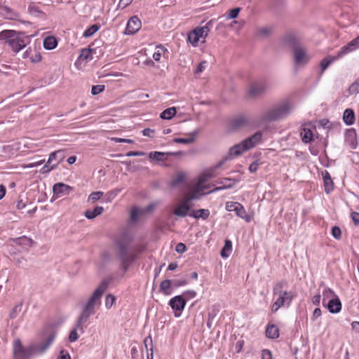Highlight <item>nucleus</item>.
<instances>
[{
    "label": "nucleus",
    "mask_w": 359,
    "mask_h": 359,
    "mask_svg": "<svg viewBox=\"0 0 359 359\" xmlns=\"http://www.w3.org/2000/svg\"><path fill=\"white\" fill-rule=\"evenodd\" d=\"M262 137V134L260 132L256 133L250 137L244 140L241 143L234 145L229 149V156L231 158L241 156L245 151L253 148L259 142H260Z\"/></svg>",
    "instance_id": "4"
},
{
    "label": "nucleus",
    "mask_w": 359,
    "mask_h": 359,
    "mask_svg": "<svg viewBox=\"0 0 359 359\" xmlns=\"http://www.w3.org/2000/svg\"><path fill=\"white\" fill-rule=\"evenodd\" d=\"M28 12L34 17L40 18H46V14L40 10L39 7L35 4H29L28 6Z\"/></svg>",
    "instance_id": "31"
},
{
    "label": "nucleus",
    "mask_w": 359,
    "mask_h": 359,
    "mask_svg": "<svg viewBox=\"0 0 359 359\" xmlns=\"http://www.w3.org/2000/svg\"><path fill=\"white\" fill-rule=\"evenodd\" d=\"M17 243L20 245H23L26 246H31L32 243V241L27 237H22L18 239Z\"/></svg>",
    "instance_id": "47"
},
{
    "label": "nucleus",
    "mask_w": 359,
    "mask_h": 359,
    "mask_svg": "<svg viewBox=\"0 0 359 359\" xmlns=\"http://www.w3.org/2000/svg\"><path fill=\"white\" fill-rule=\"evenodd\" d=\"M0 40H6L13 51L18 53L29 42V37L13 30H4L0 32Z\"/></svg>",
    "instance_id": "3"
},
{
    "label": "nucleus",
    "mask_w": 359,
    "mask_h": 359,
    "mask_svg": "<svg viewBox=\"0 0 359 359\" xmlns=\"http://www.w3.org/2000/svg\"><path fill=\"white\" fill-rule=\"evenodd\" d=\"M44 161H45V160L42 159V160H40V161L34 162V163L24 164L22 165V167L23 168H32L37 167V166L41 165L42 163H44Z\"/></svg>",
    "instance_id": "53"
},
{
    "label": "nucleus",
    "mask_w": 359,
    "mask_h": 359,
    "mask_svg": "<svg viewBox=\"0 0 359 359\" xmlns=\"http://www.w3.org/2000/svg\"><path fill=\"white\" fill-rule=\"evenodd\" d=\"M142 27V22L137 16L131 17L127 23L125 34L132 35L137 32Z\"/></svg>",
    "instance_id": "13"
},
{
    "label": "nucleus",
    "mask_w": 359,
    "mask_h": 359,
    "mask_svg": "<svg viewBox=\"0 0 359 359\" xmlns=\"http://www.w3.org/2000/svg\"><path fill=\"white\" fill-rule=\"evenodd\" d=\"M343 120L347 126H351L355 123V113L351 109H346L344 111Z\"/></svg>",
    "instance_id": "28"
},
{
    "label": "nucleus",
    "mask_w": 359,
    "mask_h": 359,
    "mask_svg": "<svg viewBox=\"0 0 359 359\" xmlns=\"http://www.w3.org/2000/svg\"><path fill=\"white\" fill-rule=\"evenodd\" d=\"M327 308L332 313H337L341 310V303L338 297L329 300Z\"/></svg>",
    "instance_id": "22"
},
{
    "label": "nucleus",
    "mask_w": 359,
    "mask_h": 359,
    "mask_svg": "<svg viewBox=\"0 0 359 359\" xmlns=\"http://www.w3.org/2000/svg\"><path fill=\"white\" fill-rule=\"evenodd\" d=\"M248 123V121L246 117L243 116H240L231 121V128L233 130H237L246 126Z\"/></svg>",
    "instance_id": "26"
},
{
    "label": "nucleus",
    "mask_w": 359,
    "mask_h": 359,
    "mask_svg": "<svg viewBox=\"0 0 359 359\" xmlns=\"http://www.w3.org/2000/svg\"><path fill=\"white\" fill-rule=\"evenodd\" d=\"M142 134L144 136L153 137L154 134V130L150 128H145L142 130Z\"/></svg>",
    "instance_id": "64"
},
{
    "label": "nucleus",
    "mask_w": 359,
    "mask_h": 359,
    "mask_svg": "<svg viewBox=\"0 0 359 359\" xmlns=\"http://www.w3.org/2000/svg\"><path fill=\"white\" fill-rule=\"evenodd\" d=\"M116 301V297L114 294H108L105 299V306L107 309L112 307Z\"/></svg>",
    "instance_id": "41"
},
{
    "label": "nucleus",
    "mask_w": 359,
    "mask_h": 359,
    "mask_svg": "<svg viewBox=\"0 0 359 359\" xmlns=\"http://www.w3.org/2000/svg\"><path fill=\"white\" fill-rule=\"evenodd\" d=\"M206 67H207V62H205V61L201 62L196 67V69L195 70V73L196 74L201 73L203 71H204V69L206 68Z\"/></svg>",
    "instance_id": "57"
},
{
    "label": "nucleus",
    "mask_w": 359,
    "mask_h": 359,
    "mask_svg": "<svg viewBox=\"0 0 359 359\" xmlns=\"http://www.w3.org/2000/svg\"><path fill=\"white\" fill-rule=\"evenodd\" d=\"M101 22H97L91 25V35L97 32L100 27L104 24V20H102Z\"/></svg>",
    "instance_id": "55"
},
{
    "label": "nucleus",
    "mask_w": 359,
    "mask_h": 359,
    "mask_svg": "<svg viewBox=\"0 0 359 359\" xmlns=\"http://www.w3.org/2000/svg\"><path fill=\"white\" fill-rule=\"evenodd\" d=\"M173 142L175 143H180V144H189L194 142L193 137L189 138H175L173 140Z\"/></svg>",
    "instance_id": "50"
},
{
    "label": "nucleus",
    "mask_w": 359,
    "mask_h": 359,
    "mask_svg": "<svg viewBox=\"0 0 359 359\" xmlns=\"http://www.w3.org/2000/svg\"><path fill=\"white\" fill-rule=\"evenodd\" d=\"M322 175L324 182L325 191L327 194H329L334 189V182L332 181L330 174L327 170H324L322 172Z\"/></svg>",
    "instance_id": "24"
},
{
    "label": "nucleus",
    "mask_w": 359,
    "mask_h": 359,
    "mask_svg": "<svg viewBox=\"0 0 359 359\" xmlns=\"http://www.w3.org/2000/svg\"><path fill=\"white\" fill-rule=\"evenodd\" d=\"M351 217L355 225L359 224V212H353L351 214Z\"/></svg>",
    "instance_id": "60"
},
{
    "label": "nucleus",
    "mask_w": 359,
    "mask_h": 359,
    "mask_svg": "<svg viewBox=\"0 0 359 359\" xmlns=\"http://www.w3.org/2000/svg\"><path fill=\"white\" fill-rule=\"evenodd\" d=\"M73 188L66 184L58 182L53 185V192L57 198L68 195Z\"/></svg>",
    "instance_id": "16"
},
{
    "label": "nucleus",
    "mask_w": 359,
    "mask_h": 359,
    "mask_svg": "<svg viewBox=\"0 0 359 359\" xmlns=\"http://www.w3.org/2000/svg\"><path fill=\"white\" fill-rule=\"evenodd\" d=\"M13 352L14 359H29L32 357L29 346L25 348L19 339L13 341Z\"/></svg>",
    "instance_id": "9"
},
{
    "label": "nucleus",
    "mask_w": 359,
    "mask_h": 359,
    "mask_svg": "<svg viewBox=\"0 0 359 359\" xmlns=\"http://www.w3.org/2000/svg\"><path fill=\"white\" fill-rule=\"evenodd\" d=\"M338 59H339V58L337 57V55L334 56V57L328 55L326 57H325L323 60H322V61L320 62L322 72H323L329 67V65L330 64H332L333 62H334L335 60H337Z\"/></svg>",
    "instance_id": "35"
},
{
    "label": "nucleus",
    "mask_w": 359,
    "mask_h": 359,
    "mask_svg": "<svg viewBox=\"0 0 359 359\" xmlns=\"http://www.w3.org/2000/svg\"><path fill=\"white\" fill-rule=\"evenodd\" d=\"M348 93L351 95L355 94L359 91V81L356 80L348 88Z\"/></svg>",
    "instance_id": "45"
},
{
    "label": "nucleus",
    "mask_w": 359,
    "mask_h": 359,
    "mask_svg": "<svg viewBox=\"0 0 359 359\" xmlns=\"http://www.w3.org/2000/svg\"><path fill=\"white\" fill-rule=\"evenodd\" d=\"M175 107H170L161 112L160 117L162 119L170 120L176 114Z\"/></svg>",
    "instance_id": "36"
},
{
    "label": "nucleus",
    "mask_w": 359,
    "mask_h": 359,
    "mask_svg": "<svg viewBox=\"0 0 359 359\" xmlns=\"http://www.w3.org/2000/svg\"><path fill=\"white\" fill-rule=\"evenodd\" d=\"M231 251H232L231 241L229 240H226L224 246L223 247V248L221 251V256L223 258H226V257H229Z\"/></svg>",
    "instance_id": "38"
},
{
    "label": "nucleus",
    "mask_w": 359,
    "mask_h": 359,
    "mask_svg": "<svg viewBox=\"0 0 359 359\" xmlns=\"http://www.w3.org/2000/svg\"><path fill=\"white\" fill-rule=\"evenodd\" d=\"M212 177L213 175L212 172L203 173L198 177L197 182L189 187V191L186 193L184 197L187 198L188 201H191L194 199L198 198L200 196L205 194L212 192V190L208 191L211 188V186L210 184H205L208 180Z\"/></svg>",
    "instance_id": "2"
},
{
    "label": "nucleus",
    "mask_w": 359,
    "mask_h": 359,
    "mask_svg": "<svg viewBox=\"0 0 359 359\" xmlns=\"http://www.w3.org/2000/svg\"><path fill=\"white\" fill-rule=\"evenodd\" d=\"M262 359H273L271 351L268 349H264L262 351Z\"/></svg>",
    "instance_id": "56"
},
{
    "label": "nucleus",
    "mask_w": 359,
    "mask_h": 359,
    "mask_svg": "<svg viewBox=\"0 0 359 359\" xmlns=\"http://www.w3.org/2000/svg\"><path fill=\"white\" fill-rule=\"evenodd\" d=\"M90 316V300H88L85 305L83 311L80 316V318L78 320L76 327L74 330H73L69 336V340L71 342H74L77 340L79 337L78 334V330H80V332H83V327L85 325L86 327L87 325H86V323L87 322L88 318Z\"/></svg>",
    "instance_id": "7"
},
{
    "label": "nucleus",
    "mask_w": 359,
    "mask_h": 359,
    "mask_svg": "<svg viewBox=\"0 0 359 359\" xmlns=\"http://www.w3.org/2000/svg\"><path fill=\"white\" fill-rule=\"evenodd\" d=\"M165 51H167V50L161 46H157L156 50L153 54L154 60L157 62L160 61L163 54H164Z\"/></svg>",
    "instance_id": "40"
},
{
    "label": "nucleus",
    "mask_w": 359,
    "mask_h": 359,
    "mask_svg": "<svg viewBox=\"0 0 359 359\" xmlns=\"http://www.w3.org/2000/svg\"><path fill=\"white\" fill-rule=\"evenodd\" d=\"M190 217L196 219L202 218L203 219H207L210 215V211L208 209H200L198 210H192L189 212Z\"/></svg>",
    "instance_id": "29"
},
{
    "label": "nucleus",
    "mask_w": 359,
    "mask_h": 359,
    "mask_svg": "<svg viewBox=\"0 0 359 359\" xmlns=\"http://www.w3.org/2000/svg\"><path fill=\"white\" fill-rule=\"evenodd\" d=\"M189 203L190 201H188V199L184 197L183 202L174 210V214L181 217L189 215L190 210Z\"/></svg>",
    "instance_id": "20"
},
{
    "label": "nucleus",
    "mask_w": 359,
    "mask_h": 359,
    "mask_svg": "<svg viewBox=\"0 0 359 359\" xmlns=\"http://www.w3.org/2000/svg\"><path fill=\"white\" fill-rule=\"evenodd\" d=\"M160 292L165 295H170L172 292L171 280H163L160 284Z\"/></svg>",
    "instance_id": "34"
},
{
    "label": "nucleus",
    "mask_w": 359,
    "mask_h": 359,
    "mask_svg": "<svg viewBox=\"0 0 359 359\" xmlns=\"http://www.w3.org/2000/svg\"><path fill=\"white\" fill-rule=\"evenodd\" d=\"M117 247L119 250V256L121 259L122 266L126 271L129 265L135 260V255H128L126 254L127 245L122 242H117Z\"/></svg>",
    "instance_id": "10"
},
{
    "label": "nucleus",
    "mask_w": 359,
    "mask_h": 359,
    "mask_svg": "<svg viewBox=\"0 0 359 359\" xmlns=\"http://www.w3.org/2000/svg\"><path fill=\"white\" fill-rule=\"evenodd\" d=\"M358 48H359V36L351 40L346 46H342L337 53V57L341 58L345 55L351 53Z\"/></svg>",
    "instance_id": "15"
},
{
    "label": "nucleus",
    "mask_w": 359,
    "mask_h": 359,
    "mask_svg": "<svg viewBox=\"0 0 359 359\" xmlns=\"http://www.w3.org/2000/svg\"><path fill=\"white\" fill-rule=\"evenodd\" d=\"M259 163L257 161H255L252 163L250 165L249 170L250 172H255L258 168H259Z\"/></svg>",
    "instance_id": "62"
},
{
    "label": "nucleus",
    "mask_w": 359,
    "mask_h": 359,
    "mask_svg": "<svg viewBox=\"0 0 359 359\" xmlns=\"http://www.w3.org/2000/svg\"><path fill=\"white\" fill-rule=\"evenodd\" d=\"M175 250L177 252L182 253L186 251L187 247L184 243H180L176 245Z\"/></svg>",
    "instance_id": "59"
},
{
    "label": "nucleus",
    "mask_w": 359,
    "mask_h": 359,
    "mask_svg": "<svg viewBox=\"0 0 359 359\" xmlns=\"http://www.w3.org/2000/svg\"><path fill=\"white\" fill-rule=\"evenodd\" d=\"M337 297L334 292L330 288H325L323 291V305H326V300Z\"/></svg>",
    "instance_id": "37"
},
{
    "label": "nucleus",
    "mask_w": 359,
    "mask_h": 359,
    "mask_svg": "<svg viewBox=\"0 0 359 359\" xmlns=\"http://www.w3.org/2000/svg\"><path fill=\"white\" fill-rule=\"evenodd\" d=\"M286 285L285 280H279L275 283L273 287V295H278V297L271 305L272 313H276L282 306H290L292 301L295 298L296 294L294 292L284 290Z\"/></svg>",
    "instance_id": "1"
},
{
    "label": "nucleus",
    "mask_w": 359,
    "mask_h": 359,
    "mask_svg": "<svg viewBox=\"0 0 359 359\" xmlns=\"http://www.w3.org/2000/svg\"><path fill=\"white\" fill-rule=\"evenodd\" d=\"M237 203L238 202H227L226 204V209L228 211H234Z\"/></svg>",
    "instance_id": "61"
},
{
    "label": "nucleus",
    "mask_w": 359,
    "mask_h": 359,
    "mask_svg": "<svg viewBox=\"0 0 359 359\" xmlns=\"http://www.w3.org/2000/svg\"><path fill=\"white\" fill-rule=\"evenodd\" d=\"M236 183V181L231 178H223L216 182L219 186L215 187L212 191H219L222 189H226L232 187Z\"/></svg>",
    "instance_id": "23"
},
{
    "label": "nucleus",
    "mask_w": 359,
    "mask_h": 359,
    "mask_svg": "<svg viewBox=\"0 0 359 359\" xmlns=\"http://www.w3.org/2000/svg\"><path fill=\"white\" fill-rule=\"evenodd\" d=\"M294 57L297 64H304L308 61V58L306 55V50L300 46H297L294 47Z\"/></svg>",
    "instance_id": "19"
},
{
    "label": "nucleus",
    "mask_w": 359,
    "mask_h": 359,
    "mask_svg": "<svg viewBox=\"0 0 359 359\" xmlns=\"http://www.w3.org/2000/svg\"><path fill=\"white\" fill-rule=\"evenodd\" d=\"M321 296L320 294L314 295L311 298V302L314 305L318 306L320 303Z\"/></svg>",
    "instance_id": "63"
},
{
    "label": "nucleus",
    "mask_w": 359,
    "mask_h": 359,
    "mask_svg": "<svg viewBox=\"0 0 359 359\" xmlns=\"http://www.w3.org/2000/svg\"><path fill=\"white\" fill-rule=\"evenodd\" d=\"M302 140L304 143H309L313 140V132L310 128L304 127L301 130Z\"/></svg>",
    "instance_id": "33"
},
{
    "label": "nucleus",
    "mask_w": 359,
    "mask_h": 359,
    "mask_svg": "<svg viewBox=\"0 0 359 359\" xmlns=\"http://www.w3.org/2000/svg\"><path fill=\"white\" fill-rule=\"evenodd\" d=\"M90 57V46L83 48L76 59L74 65L79 70L83 69L88 65Z\"/></svg>",
    "instance_id": "14"
},
{
    "label": "nucleus",
    "mask_w": 359,
    "mask_h": 359,
    "mask_svg": "<svg viewBox=\"0 0 359 359\" xmlns=\"http://www.w3.org/2000/svg\"><path fill=\"white\" fill-rule=\"evenodd\" d=\"M55 339V335H50L45 342H34L29 346L32 357L43 353L50 346Z\"/></svg>",
    "instance_id": "8"
},
{
    "label": "nucleus",
    "mask_w": 359,
    "mask_h": 359,
    "mask_svg": "<svg viewBox=\"0 0 359 359\" xmlns=\"http://www.w3.org/2000/svg\"><path fill=\"white\" fill-rule=\"evenodd\" d=\"M105 86L104 85L93 86L91 88V94L97 95L104 91Z\"/></svg>",
    "instance_id": "48"
},
{
    "label": "nucleus",
    "mask_w": 359,
    "mask_h": 359,
    "mask_svg": "<svg viewBox=\"0 0 359 359\" xmlns=\"http://www.w3.org/2000/svg\"><path fill=\"white\" fill-rule=\"evenodd\" d=\"M266 88V86L263 82L252 83L248 90V94L251 97H256L263 93Z\"/></svg>",
    "instance_id": "21"
},
{
    "label": "nucleus",
    "mask_w": 359,
    "mask_h": 359,
    "mask_svg": "<svg viewBox=\"0 0 359 359\" xmlns=\"http://www.w3.org/2000/svg\"><path fill=\"white\" fill-rule=\"evenodd\" d=\"M40 50L41 48L36 45L30 46L23 53V58H28L32 62L38 63L42 60Z\"/></svg>",
    "instance_id": "12"
},
{
    "label": "nucleus",
    "mask_w": 359,
    "mask_h": 359,
    "mask_svg": "<svg viewBox=\"0 0 359 359\" xmlns=\"http://www.w3.org/2000/svg\"><path fill=\"white\" fill-rule=\"evenodd\" d=\"M345 142L352 149L357 147V133L354 128L348 129L345 134Z\"/></svg>",
    "instance_id": "17"
},
{
    "label": "nucleus",
    "mask_w": 359,
    "mask_h": 359,
    "mask_svg": "<svg viewBox=\"0 0 359 359\" xmlns=\"http://www.w3.org/2000/svg\"><path fill=\"white\" fill-rule=\"evenodd\" d=\"M185 175L183 173H178L176 177L172 180L171 184L175 187L182 182L184 180Z\"/></svg>",
    "instance_id": "44"
},
{
    "label": "nucleus",
    "mask_w": 359,
    "mask_h": 359,
    "mask_svg": "<svg viewBox=\"0 0 359 359\" xmlns=\"http://www.w3.org/2000/svg\"><path fill=\"white\" fill-rule=\"evenodd\" d=\"M332 235L336 239H339L341 236V231L338 226H333L332 229Z\"/></svg>",
    "instance_id": "51"
},
{
    "label": "nucleus",
    "mask_w": 359,
    "mask_h": 359,
    "mask_svg": "<svg viewBox=\"0 0 359 359\" xmlns=\"http://www.w3.org/2000/svg\"><path fill=\"white\" fill-rule=\"evenodd\" d=\"M186 300L182 295H177L171 298L169 301V305L174 311V316L178 318L181 316L182 311L186 306Z\"/></svg>",
    "instance_id": "11"
},
{
    "label": "nucleus",
    "mask_w": 359,
    "mask_h": 359,
    "mask_svg": "<svg viewBox=\"0 0 359 359\" xmlns=\"http://www.w3.org/2000/svg\"><path fill=\"white\" fill-rule=\"evenodd\" d=\"M65 157L64 150H57L54 152H52L49 155V158L48 159V163H51L53 161H57V165L61 163Z\"/></svg>",
    "instance_id": "25"
},
{
    "label": "nucleus",
    "mask_w": 359,
    "mask_h": 359,
    "mask_svg": "<svg viewBox=\"0 0 359 359\" xmlns=\"http://www.w3.org/2000/svg\"><path fill=\"white\" fill-rule=\"evenodd\" d=\"M183 295L187 299H193L196 296V292L194 290H186L184 292Z\"/></svg>",
    "instance_id": "58"
},
{
    "label": "nucleus",
    "mask_w": 359,
    "mask_h": 359,
    "mask_svg": "<svg viewBox=\"0 0 359 359\" xmlns=\"http://www.w3.org/2000/svg\"><path fill=\"white\" fill-rule=\"evenodd\" d=\"M108 282L106 280L102 281L97 288L95 290L93 294L91 295V308L93 304H95L97 300H99L104 292L107 290L108 287Z\"/></svg>",
    "instance_id": "18"
},
{
    "label": "nucleus",
    "mask_w": 359,
    "mask_h": 359,
    "mask_svg": "<svg viewBox=\"0 0 359 359\" xmlns=\"http://www.w3.org/2000/svg\"><path fill=\"white\" fill-rule=\"evenodd\" d=\"M22 303H20L18 304H17L12 310V311L10 313V316L12 318H14L17 316V315L18 313H20L21 311H22Z\"/></svg>",
    "instance_id": "46"
},
{
    "label": "nucleus",
    "mask_w": 359,
    "mask_h": 359,
    "mask_svg": "<svg viewBox=\"0 0 359 359\" xmlns=\"http://www.w3.org/2000/svg\"><path fill=\"white\" fill-rule=\"evenodd\" d=\"M165 154L160 151H153L149 154V158H154L157 161H163L165 159Z\"/></svg>",
    "instance_id": "43"
},
{
    "label": "nucleus",
    "mask_w": 359,
    "mask_h": 359,
    "mask_svg": "<svg viewBox=\"0 0 359 359\" xmlns=\"http://www.w3.org/2000/svg\"><path fill=\"white\" fill-rule=\"evenodd\" d=\"M133 0H120L117 6V9L126 8L133 2Z\"/></svg>",
    "instance_id": "52"
},
{
    "label": "nucleus",
    "mask_w": 359,
    "mask_h": 359,
    "mask_svg": "<svg viewBox=\"0 0 359 359\" xmlns=\"http://www.w3.org/2000/svg\"><path fill=\"white\" fill-rule=\"evenodd\" d=\"M210 29L207 26L197 27L191 31L187 35V41L194 47H197L198 43H204Z\"/></svg>",
    "instance_id": "6"
},
{
    "label": "nucleus",
    "mask_w": 359,
    "mask_h": 359,
    "mask_svg": "<svg viewBox=\"0 0 359 359\" xmlns=\"http://www.w3.org/2000/svg\"><path fill=\"white\" fill-rule=\"evenodd\" d=\"M50 163H48V161L41 168L40 173L41 174H46L50 172L51 170H54L57 167V164H53L50 165Z\"/></svg>",
    "instance_id": "42"
},
{
    "label": "nucleus",
    "mask_w": 359,
    "mask_h": 359,
    "mask_svg": "<svg viewBox=\"0 0 359 359\" xmlns=\"http://www.w3.org/2000/svg\"><path fill=\"white\" fill-rule=\"evenodd\" d=\"M144 215L143 209L133 208L130 212V219L133 222H136L140 217Z\"/></svg>",
    "instance_id": "39"
},
{
    "label": "nucleus",
    "mask_w": 359,
    "mask_h": 359,
    "mask_svg": "<svg viewBox=\"0 0 359 359\" xmlns=\"http://www.w3.org/2000/svg\"><path fill=\"white\" fill-rule=\"evenodd\" d=\"M293 107L290 100H283L274 108L268 111L264 118L268 121L277 120L287 116Z\"/></svg>",
    "instance_id": "5"
},
{
    "label": "nucleus",
    "mask_w": 359,
    "mask_h": 359,
    "mask_svg": "<svg viewBox=\"0 0 359 359\" xmlns=\"http://www.w3.org/2000/svg\"><path fill=\"white\" fill-rule=\"evenodd\" d=\"M240 11H241L240 8H233V9L230 10L229 13V15H228V18L229 19H233V18H237Z\"/></svg>",
    "instance_id": "54"
},
{
    "label": "nucleus",
    "mask_w": 359,
    "mask_h": 359,
    "mask_svg": "<svg viewBox=\"0 0 359 359\" xmlns=\"http://www.w3.org/2000/svg\"><path fill=\"white\" fill-rule=\"evenodd\" d=\"M266 336L268 338L270 339H277L279 337V329L278 327L273 324H269L266 327V332H265Z\"/></svg>",
    "instance_id": "27"
},
{
    "label": "nucleus",
    "mask_w": 359,
    "mask_h": 359,
    "mask_svg": "<svg viewBox=\"0 0 359 359\" xmlns=\"http://www.w3.org/2000/svg\"><path fill=\"white\" fill-rule=\"evenodd\" d=\"M233 212H236L237 216L244 219L246 222H249L250 221V217L247 214L244 207L241 203H238L236 205V209Z\"/></svg>",
    "instance_id": "32"
},
{
    "label": "nucleus",
    "mask_w": 359,
    "mask_h": 359,
    "mask_svg": "<svg viewBox=\"0 0 359 359\" xmlns=\"http://www.w3.org/2000/svg\"><path fill=\"white\" fill-rule=\"evenodd\" d=\"M43 47L46 50H53L56 48L57 41L55 37L53 36H47L43 39Z\"/></svg>",
    "instance_id": "30"
},
{
    "label": "nucleus",
    "mask_w": 359,
    "mask_h": 359,
    "mask_svg": "<svg viewBox=\"0 0 359 359\" xmlns=\"http://www.w3.org/2000/svg\"><path fill=\"white\" fill-rule=\"evenodd\" d=\"M104 210V208L101 206H97L95 207L92 211H91V219L95 218V217L101 215Z\"/></svg>",
    "instance_id": "49"
}]
</instances>
